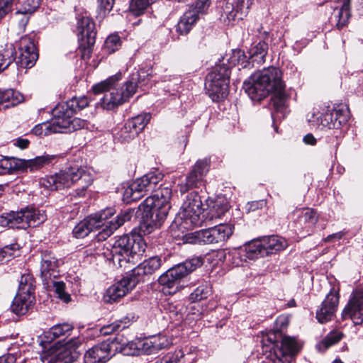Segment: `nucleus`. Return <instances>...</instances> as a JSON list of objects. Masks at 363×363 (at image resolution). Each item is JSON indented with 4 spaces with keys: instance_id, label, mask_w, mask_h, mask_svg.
<instances>
[{
    "instance_id": "1a4fd4ad",
    "label": "nucleus",
    "mask_w": 363,
    "mask_h": 363,
    "mask_svg": "<svg viewBox=\"0 0 363 363\" xmlns=\"http://www.w3.org/2000/svg\"><path fill=\"white\" fill-rule=\"evenodd\" d=\"M262 342L266 351L273 353L279 362H281V358L286 356L296 355L301 348L295 337L284 335L283 333H268Z\"/></svg>"
},
{
    "instance_id": "6e6552de",
    "label": "nucleus",
    "mask_w": 363,
    "mask_h": 363,
    "mask_svg": "<svg viewBox=\"0 0 363 363\" xmlns=\"http://www.w3.org/2000/svg\"><path fill=\"white\" fill-rule=\"evenodd\" d=\"M350 118L349 108L344 104L328 107L325 113L313 111L308 113L307 120L313 127H326L329 129H340L345 125Z\"/></svg>"
},
{
    "instance_id": "338daca9",
    "label": "nucleus",
    "mask_w": 363,
    "mask_h": 363,
    "mask_svg": "<svg viewBox=\"0 0 363 363\" xmlns=\"http://www.w3.org/2000/svg\"><path fill=\"white\" fill-rule=\"evenodd\" d=\"M266 206V201L264 200L254 201L249 202L247 204V208L249 211H255L258 209H262Z\"/></svg>"
},
{
    "instance_id": "0e129e2a",
    "label": "nucleus",
    "mask_w": 363,
    "mask_h": 363,
    "mask_svg": "<svg viewBox=\"0 0 363 363\" xmlns=\"http://www.w3.org/2000/svg\"><path fill=\"white\" fill-rule=\"evenodd\" d=\"M69 132L75 131L82 128H88V122L79 118H74L72 120L69 119Z\"/></svg>"
},
{
    "instance_id": "f257e3e1",
    "label": "nucleus",
    "mask_w": 363,
    "mask_h": 363,
    "mask_svg": "<svg viewBox=\"0 0 363 363\" xmlns=\"http://www.w3.org/2000/svg\"><path fill=\"white\" fill-rule=\"evenodd\" d=\"M148 74L144 70L133 74L124 84L117 89L114 86L116 82L121 79V73L110 77L92 86L95 94H104L98 104L103 109L113 110L127 101L136 92L138 87L146 84Z\"/></svg>"
},
{
    "instance_id": "20e7f679",
    "label": "nucleus",
    "mask_w": 363,
    "mask_h": 363,
    "mask_svg": "<svg viewBox=\"0 0 363 363\" xmlns=\"http://www.w3.org/2000/svg\"><path fill=\"white\" fill-rule=\"evenodd\" d=\"M152 194L143 202V219L149 232L161 226L171 208L169 200L172 189L169 186H160L151 191Z\"/></svg>"
},
{
    "instance_id": "8fccbe9b",
    "label": "nucleus",
    "mask_w": 363,
    "mask_h": 363,
    "mask_svg": "<svg viewBox=\"0 0 363 363\" xmlns=\"http://www.w3.org/2000/svg\"><path fill=\"white\" fill-rule=\"evenodd\" d=\"M121 38L118 35H111L105 40L104 49L111 54L118 50L121 47Z\"/></svg>"
},
{
    "instance_id": "603ef678",
    "label": "nucleus",
    "mask_w": 363,
    "mask_h": 363,
    "mask_svg": "<svg viewBox=\"0 0 363 363\" xmlns=\"http://www.w3.org/2000/svg\"><path fill=\"white\" fill-rule=\"evenodd\" d=\"M20 248L17 242L5 245L0 250V261H9Z\"/></svg>"
},
{
    "instance_id": "c9c22d12",
    "label": "nucleus",
    "mask_w": 363,
    "mask_h": 363,
    "mask_svg": "<svg viewBox=\"0 0 363 363\" xmlns=\"http://www.w3.org/2000/svg\"><path fill=\"white\" fill-rule=\"evenodd\" d=\"M2 107L8 108L15 106L23 101V96L13 89L1 90Z\"/></svg>"
},
{
    "instance_id": "f03ea898",
    "label": "nucleus",
    "mask_w": 363,
    "mask_h": 363,
    "mask_svg": "<svg viewBox=\"0 0 363 363\" xmlns=\"http://www.w3.org/2000/svg\"><path fill=\"white\" fill-rule=\"evenodd\" d=\"M243 88L253 101H260L270 94H274L280 106L286 97L281 71L275 67H269L252 74L243 83Z\"/></svg>"
},
{
    "instance_id": "393cba45",
    "label": "nucleus",
    "mask_w": 363,
    "mask_h": 363,
    "mask_svg": "<svg viewBox=\"0 0 363 363\" xmlns=\"http://www.w3.org/2000/svg\"><path fill=\"white\" fill-rule=\"evenodd\" d=\"M234 257L240 258L242 260L255 259L258 257L266 256V251L262 247L260 239L253 240L233 252Z\"/></svg>"
},
{
    "instance_id": "2f4dec72",
    "label": "nucleus",
    "mask_w": 363,
    "mask_h": 363,
    "mask_svg": "<svg viewBox=\"0 0 363 363\" xmlns=\"http://www.w3.org/2000/svg\"><path fill=\"white\" fill-rule=\"evenodd\" d=\"M16 55L13 44L0 45V72L7 69L16 60Z\"/></svg>"
},
{
    "instance_id": "f3484780",
    "label": "nucleus",
    "mask_w": 363,
    "mask_h": 363,
    "mask_svg": "<svg viewBox=\"0 0 363 363\" xmlns=\"http://www.w3.org/2000/svg\"><path fill=\"white\" fill-rule=\"evenodd\" d=\"M138 280L130 274H127L120 281L111 286L106 292L104 299L108 303L118 301L132 291L138 284Z\"/></svg>"
},
{
    "instance_id": "13d9d810",
    "label": "nucleus",
    "mask_w": 363,
    "mask_h": 363,
    "mask_svg": "<svg viewBox=\"0 0 363 363\" xmlns=\"http://www.w3.org/2000/svg\"><path fill=\"white\" fill-rule=\"evenodd\" d=\"M289 323V318L287 315H279L275 320L274 329L269 333H282V330L287 328Z\"/></svg>"
},
{
    "instance_id": "6ab92c4d",
    "label": "nucleus",
    "mask_w": 363,
    "mask_h": 363,
    "mask_svg": "<svg viewBox=\"0 0 363 363\" xmlns=\"http://www.w3.org/2000/svg\"><path fill=\"white\" fill-rule=\"evenodd\" d=\"M342 315L343 318L352 319L354 324L363 322V289L353 291Z\"/></svg>"
},
{
    "instance_id": "7c9ffc66",
    "label": "nucleus",
    "mask_w": 363,
    "mask_h": 363,
    "mask_svg": "<svg viewBox=\"0 0 363 363\" xmlns=\"http://www.w3.org/2000/svg\"><path fill=\"white\" fill-rule=\"evenodd\" d=\"M262 247L266 251V256L277 251L284 250L286 245V241L283 238L277 235L265 237L260 239Z\"/></svg>"
},
{
    "instance_id": "f704fd0d",
    "label": "nucleus",
    "mask_w": 363,
    "mask_h": 363,
    "mask_svg": "<svg viewBox=\"0 0 363 363\" xmlns=\"http://www.w3.org/2000/svg\"><path fill=\"white\" fill-rule=\"evenodd\" d=\"M150 118L151 115L150 113H145L128 119L125 122V124L128 126V128H130L132 131H134L135 135L138 136L150 122Z\"/></svg>"
},
{
    "instance_id": "39448f33",
    "label": "nucleus",
    "mask_w": 363,
    "mask_h": 363,
    "mask_svg": "<svg viewBox=\"0 0 363 363\" xmlns=\"http://www.w3.org/2000/svg\"><path fill=\"white\" fill-rule=\"evenodd\" d=\"M92 182L93 179L89 173L76 166L66 168L53 175L42 178L40 180V185L48 190L56 191L77 184L79 187L76 189V193L77 196H82Z\"/></svg>"
},
{
    "instance_id": "e433bc0d",
    "label": "nucleus",
    "mask_w": 363,
    "mask_h": 363,
    "mask_svg": "<svg viewBox=\"0 0 363 363\" xmlns=\"http://www.w3.org/2000/svg\"><path fill=\"white\" fill-rule=\"evenodd\" d=\"M113 342H116V346H114L115 352L118 351L125 355H133L135 354L136 344L133 342L128 341L120 335H117Z\"/></svg>"
},
{
    "instance_id": "ea45409f",
    "label": "nucleus",
    "mask_w": 363,
    "mask_h": 363,
    "mask_svg": "<svg viewBox=\"0 0 363 363\" xmlns=\"http://www.w3.org/2000/svg\"><path fill=\"white\" fill-rule=\"evenodd\" d=\"M229 209L228 202L224 198L218 197L210 210L211 218H219Z\"/></svg>"
},
{
    "instance_id": "4c0bfd02",
    "label": "nucleus",
    "mask_w": 363,
    "mask_h": 363,
    "mask_svg": "<svg viewBox=\"0 0 363 363\" xmlns=\"http://www.w3.org/2000/svg\"><path fill=\"white\" fill-rule=\"evenodd\" d=\"M89 101L85 96L80 97H73L66 103L62 104L67 109L68 114L73 115L77 111H81L89 105Z\"/></svg>"
},
{
    "instance_id": "f8f14e48",
    "label": "nucleus",
    "mask_w": 363,
    "mask_h": 363,
    "mask_svg": "<svg viewBox=\"0 0 363 363\" xmlns=\"http://www.w3.org/2000/svg\"><path fill=\"white\" fill-rule=\"evenodd\" d=\"M77 28L79 41V50L82 52V57L83 59L89 58L91 47L95 43L96 35L95 23L90 17L82 16L78 18Z\"/></svg>"
},
{
    "instance_id": "a211bd4d",
    "label": "nucleus",
    "mask_w": 363,
    "mask_h": 363,
    "mask_svg": "<svg viewBox=\"0 0 363 363\" xmlns=\"http://www.w3.org/2000/svg\"><path fill=\"white\" fill-rule=\"evenodd\" d=\"M20 55L16 63L21 67H32L38 58L37 48L33 38L25 35L19 40Z\"/></svg>"
},
{
    "instance_id": "0eeeda50",
    "label": "nucleus",
    "mask_w": 363,
    "mask_h": 363,
    "mask_svg": "<svg viewBox=\"0 0 363 363\" xmlns=\"http://www.w3.org/2000/svg\"><path fill=\"white\" fill-rule=\"evenodd\" d=\"M46 220L43 212L27 207L18 211H10L0 215V225L3 227L26 229L36 227Z\"/></svg>"
},
{
    "instance_id": "b1692460",
    "label": "nucleus",
    "mask_w": 363,
    "mask_h": 363,
    "mask_svg": "<svg viewBox=\"0 0 363 363\" xmlns=\"http://www.w3.org/2000/svg\"><path fill=\"white\" fill-rule=\"evenodd\" d=\"M67 112V109L62 104H57L52 109L54 118L48 122L52 133L69 132V119L72 115Z\"/></svg>"
},
{
    "instance_id": "774afa93",
    "label": "nucleus",
    "mask_w": 363,
    "mask_h": 363,
    "mask_svg": "<svg viewBox=\"0 0 363 363\" xmlns=\"http://www.w3.org/2000/svg\"><path fill=\"white\" fill-rule=\"evenodd\" d=\"M11 166L9 164V158L0 160V175L11 174Z\"/></svg>"
},
{
    "instance_id": "58836bf2",
    "label": "nucleus",
    "mask_w": 363,
    "mask_h": 363,
    "mask_svg": "<svg viewBox=\"0 0 363 363\" xmlns=\"http://www.w3.org/2000/svg\"><path fill=\"white\" fill-rule=\"evenodd\" d=\"M55 159V155H44L31 160H27L28 169L31 172L38 171L45 165L51 163Z\"/></svg>"
},
{
    "instance_id": "052dcab7",
    "label": "nucleus",
    "mask_w": 363,
    "mask_h": 363,
    "mask_svg": "<svg viewBox=\"0 0 363 363\" xmlns=\"http://www.w3.org/2000/svg\"><path fill=\"white\" fill-rule=\"evenodd\" d=\"M72 357L68 350H61L55 356V363H72Z\"/></svg>"
},
{
    "instance_id": "5701e85b",
    "label": "nucleus",
    "mask_w": 363,
    "mask_h": 363,
    "mask_svg": "<svg viewBox=\"0 0 363 363\" xmlns=\"http://www.w3.org/2000/svg\"><path fill=\"white\" fill-rule=\"evenodd\" d=\"M339 303V294L331 290L316 311V318L320 323H325L332 320L337 311Z\"/></svg>"
},
{
    "instance_id": "aec40b11",
    "label": "nucleus",
    "mask_w": 363,
    "mask_h": 363,
    "mask_svg": "<svg viewBox=\"0 0 363 363\" xmlns=\"http://www.w3.org/2000/svg\"><path fill=\"white\" fill-rule=\"evenodd\" d=\"M116 342L105 341L98 344L86 352L84 356L85 363H104L116 353Z\"/></svg>"
},
{
    "instance_id": "c85d7f7f",
    "label": "nucleus",
    "mask_w": 363,
    "mask_h": 363,
    "mask_svg": "<svg viewBox=\"0 0 363 363\" xmlns=\"http://www.w3.org/2000/svg\"><path fill=\"white\" fill-rule=\"evenodd\" d=\"M34 297L28 294L18 293L11 306L12 312L18 315L26 314L33 304Z\"/></svg>"
},
{
    "instance_id": "c756f323",
    "label": "nucleus",
    "mask_w": 363,
    "mask_h": 363,
    "mask_svg": "<svg viewBox=\"0 0 363 363\" xmlns=\"http://www.w3.org/2000/svg\"><path fill=\"white\" fill-rule=\"evenodd\" d=\"M97 221L92 217L88 216L78 223L72 230V234L76 238H83L87 236L91 232L99 230Z\"/></svg>"
},
{
    "instance_id": "412c9836",
    "label": "nucleus",
    "mask_w": 363,
    "mask_h": 363,
    "mask_svg": "<svg viewBox=\"0 0 363 363\" xmlns=\"http://www.w3.org/2000/svg\"><path fill=\"white\" fill-rule=\"evenodd\" d=\"M229 82L227 79L216 78L215 73H208L206 78L205 86L207 93L213 101H219L228 94Z\"/></svg>"
},
{
    "instance_id": "79ce46f5",
    "label": "nucleus",
    "mask_w": 363,
    "mask_h": 363,
    "mask_svg": "<svg viewBox=\"0 0 363 363\" xmlns=\"http://www.w3.org/2000/svg\"><path fill=\"white\" fill-rule=\"evenodd\" d=\"M211 293V289L208 283H201L193 292L189 295V300L192 302L200 301L208 298Z\"/></svg>"
},
{
    "instance_id": "dca6fc26",
    "label": "nucleus",
    "mask_w": 363,
    "mask_h": 363,
    "mask_svg": "<svg viewBox=\"0 0 363 363\" xmlns=\"http://www.w3.org/2000/svg\"><path fill=\"white\" fill-rule=\"evenodd\" d=\"M254 0H225L221 6V17L228 23L242 20L253 4Z\"/></svg>"
},
{
    "instance_id": "37998d69",
    "label": "nucleus",
    "mask_w": 363,
    "mask_h": 363,
    "mask_svg": "<svg viewBox=\"0 0 363 363\" xmlns=\"http://www.w3.org/2000/svg\"><path fill=\"white\" fill-rule=\"evenodd\" d=\"M98 240L97 242L90 245L83 252L86 257H99L103 256L104 258L109 260L108 256H106V247L104 246Z\"/></svg>"
},
{
    "instance_id": "69168bd1",
    "label": "nucleus",
    "mask_w": 363,
    "mask_h": 363,
    "mask_svg": "<svg viewBox=\"0 0 363 363\" xmlns=\"http://www.w3.org/2000/svg\"><path fill=\"white\" fill-rule=\"evenodd\" d=\"M118 330H121L116 320L111 324L103 326L100 330V333L103 335H108Z\"/></svg>"
},
{
    "instance_id": "473e14b6",
    "label": "nucleus",
    "mask_w": 363,
    "mask_h": 363,
    "mask_svg": "<svg viewBox=\"0 0 363 363\" xmlns=\"http://www.w3.org/2000/svg\"><path fill=\"white\" fill-rule=\"evenodd\" d=\"M268 52V44L260 40L257 43L252 44L249 50V57L253 62L261 65L265 62V57Z\"/></svg>"
},
{
    "instance_id": "49530a36",
    "label": "nucleus",
    "mask_w": 363,
    "mask_h": 363,
    "mask_svg": "<svg viewBox=\"0 0 363 363\" xmlns=\"http://www.w3.org/2000/svg\"><path fill=\"white\" fill-rule=\"evenodd\" d=\"M47 285L48 286H52L58 298L65 303H69L71 301L70 295L65 292V284L63 281H56L55 279H52L50 281V284Z\"/></svg>"
},
{
    "instance_id": "c03bdc74",
    "label": "nucleus",
    "mask_w": 363,
    "mask_h": 363,
    "mask_svg": "<svg viewBox=\"0 0 363 363\" xmlns=\"http://www.w3.org/2000/svg\"><path fill=\"white\" fill-rule=\"evenodd\" d=\"M350 16V6L347 4L342 5L337 14L335 16L337 29L340 30L345 27L349 22Z\"/></svg>"
},
{
    "instance_id": "4d7b16f0",
    "label": "nucleus",
    "mask_w": 363,
    "mask_h": 363,
    "mask_svg": "<svg viewBox=\"0 0 363 363\" xmlns=\"http://www.w3.org/2000/svg\"><path fill=\"white\" fill-rule=\"evenodd\" d=\"M138 316L135 312L130 311L124 317L120 320H117L116 322L119 325L121 330L128 328L133 323L135 322Z\"/></svg>"
},
{
    "instance_id": "4468645a",
    "label": "nucleus",
    "mask_w": 363,
    "mask_h": 363,
    "mask_svg": "<svg viewBox=\"0 0 363 363\" xmlns=\"http://www.w3.org/2000/svg\"><path fill=\"white\" fill-rule=\"evenodd\" d=\"M233 234V228L229 224H218L213 228L201 230L192 233L195 243H223Z\"/></svg>"
},
{
    "instance_id": "de8ad7c7",
    "label": "nucleus",
    "mask_w": 363,
    "mask_h": 363,
    "mask_svg": "<svg viewBox=\"0 0 363 363\" xmlns=\"http://www.w3.org/2000/svg\"><path fill=\"white\" fill-rule=\"evenodd\" d=\"M343 333L340 330H333L330 332L322 340L320 345L327 350L330 346L338 342L343 337Z\"/></svg>"
},
{
    "instance_id": "09e8293b",
    "label": "nucleus",
    "mask_w": 363,
    "mask_h": 363,
    "mask_svg": "<svg viewBox=\"0 0 363 363\" xmlns=\"http://www.w3.org/2000/svg\"><path fill=\"white\" fill-rule=\"evenodd\" d=\"M33 279L30 274H23L21 277L19 281L18 293L22 294H32L33 291Z\"/></svg>"
},
{
    "instance_id": "3c124183",
    "label": "nucleus",
    "mask_w": 363,
    "mask_h": 363,
    "mask_svg": "<svg viewBox=\"0 0 363 363\" xmlns=\"http://www.w3.org/2000/svg\"><path fill=\"white\" fill-rule=\"evenodd\" d=\"M209 73H215L216 78L219 79H227L230 82V68L224 62L216 64Z\"/></svg>"
},
{
    "instance_id": "2eb2a0df",
    "label": "nucleus",
    "mask_w": 363,
    "mask_h": 363,
    "mask_svg": "<svg viewBox=\"0 0 363 363\" xmlns=\"http://www.w3.org/2000/svg\"><path fill=\"white\" fill-rule=\"evenodd\" d=\"M210 161L208 159L199 160L192 167L185 179L179 184V191L185 194L192 189H197L204 183V177L209 170Z\"/></svg>"
},
{
    "instance_id": "a878e982",
    "label": "nucleus",
    "mask_w": 363,
    "mask_h": 363,
    "mask_svg": "<svg viewBox=\"0 0 363 363\" xmlns=\"http://www.w3.org/2000/svg\"><path fill=\"white\" fill-rule=\"evenodd\" d=\"M40 273L45 284H49L50 280L60 276L58 261L50 252H45L42 255Z\"/></svg>"
},
{
    "instance_id": "a18cd8bd",
    "label": "nucleus",
    "mask_w": 363,
    "mask_h": 363,
    "mask_svg": "<svg viewBox=\"0 0 363 363\" xmlns=\"http://www.w3.org/2000/svg\"><path fill=\"white\" fill-rule=\"evenodd\" d=\"M137 137L135 133L125 123L121 129L116 133L115 140L121 143H128Z\"/></svg>"
},
{
    "instance_id": "bf43d9fd",
    "label": "nucleus",
    "mask_w": 363,
    "mask_h": 363,
    "mask_svg": "<svg viewBox=\"0 0 363 363\" xmlns=\"http://www.w3.org/2000/svg\"><path fill=\"white\" fill-rule=\"evenodd\" d=\"M115 0H98V9L99 13L106 16L113 9Z\"/></svg>"
},
{
    "instance_id": "9b49d317",
    "label": "nucleus",
    "mask_w": 363,
    "mask_h": 363,
    "mask_svg": "<svg viewBox=\"0 0 363 363\" xmlns=\"http://www.w3.org/2000/svg\"><path fill=\"white\" fill-rule=\"evenodd\" d=\"M202 264L203 259L201 257H196L186 260L171 267L162 274L159 277L158 282L162 286L172 288L177 285L182 279Z\"/></svg>"
},
{
    "instance_id": "7ed1b4c3",
    "label": "nucleus",
    "mask_w": 363,
    "mask_h": 363,
    "mask_svg": "<svg viewBox=\"0 0 363 363\" xmlns=\"http://www.w3.org/2000/svg\"><path fill=\"white\" fill-rule=\"evenodd\" d=\"M146 246L145 240L139 235H124L108 243L106 256L110 257L109 260L113 264L125 267L126 264H135L141 259Z\"/></svg>"
},
{
    "instance_id": "4be33fe9",
    "label": "nucleus",
    "mask_w": 363,
    "mask_h": 363,
    "mask_svg": "<svg viewBox=\"0 0 363 363\" xmlns=\"http://www.w3.org/2000/svg\"><path fill=\"white\" fill-rule=\"evenodd\" d=\"M163 177L161 172H152L133 182L131 185L135 190L136 196L141 199L147 192L154 190Z\"/></svg>"
},
{
    "instance_id": "bb28decb",
    "label": "nucleus",
    "mask_w": 363,
    "mask_h": 363,
    "mask_svg": "<svg viewBox=\"0 0 363 363\" xmlns=\"http://www.w3.org/2000/svg\"><path fill=\"white\" fill-rule=\"evenodd\" d=\"M162 260L158 256H153L144 260L137 267L133 268L130 274L138 280V282L144 280L145 276L151 275L158 270L162 266Z\"/></svg>"
},
{
    "instance_id": "423d86ee",
    "label": "nucleus",
    "mask_w": 363,
    "mask_h": 363,
    "mask_svg": "<svg viewBox=\"0 0 363 363\" xmlns=\"http://www.w3.org/2000/svg\"><path fill=\"white\" fill-rule=\"evenodd\" d=\"M203 203L198 192L189 193L170 225V231L173 236L179 237L180 233L192 229L200 222V216L203 213Z\"/></svg>"
},
{
    "instance_id": "cd10ccee",
    "label": "nucleus",
    "mask_w": 363,
    "mask_h": 363,
    "mask_svg": "<svg viewBox=\"0 0 363 363\" xmlns=\"http://www.w3.org/2000/svg\"><path fill=\"white\" fill-rule=\"evenodd\" d=\"M294 214L297 216L296 220L298 225L297 228L301 229L311 228L313 227L318 221L317 213L313 208H305L298 209L295 211Z\"/></svg>"
},
{
    "instance_id": "6e6d98bb",
    "label": "nucleus",
    "mask_w": 363,
    "mask_h": 363,
    "mask_svg": "<svg viewBox=\"0 0 363 363\" xmlns=\"http://www.w3.org/2000/svg\"><path fill=\"white\" fill-rule=\"evenodd\" d=\"M184 353L182 350H177L174 352H169L164 355L157 363H181V359Z\"/></svg>"
},
{
    "instance_id": "72a5a7b5",
    "label": "nucleus",
    "mask_w": 363,
    "mask_h": 363,
    "mask_svg": "<svg viewBox=\"0 0 363 363\" xmlns=\"http://www.w3.org/2000/svg\"><path fill=\"white\" fill-rule=\"evenodd\" d=\"M40 4V0H26L21 6V8L16 12V15H24L20 20L19 25L24 29L27 25L29 18L28 14L34 13Z\"/></svg>"
},
{
    "instance_id": "680f3d73",
    "label": "nucleus",
    "mask_w": 363,
    "mask_h": 363,
    "mask_svg": "<svg viewBox=\"0 0 363 363\" xmlns=\"http://www.w3.org/2000/svg\"><path fill=\"white\" fill-rule=\"evenodd\" d=\"M139 197L136 196L135 190L133 189L131 184L125 188L123 200L126 203H130L139 200Z\"/></svg>"
},
{
    "instance_id": "e2e57ef3",
    "label": "nucleus",
    "mask_w": 363,
    "mask_h": 363,
    "mask_svg": "<svg viewBox=\"0 0 363 363\" xmlns=\"http://www.w3.org/2000/svg\"><path fill=\"white\" fill-rule=\"evenodd\" d=\"M33 132L36 135L46 136L52 133L49 123H43L34 127Z\"/></svg>"
},
{
    "instance_id": "864d4df0",
    "label": "nucleus",
    "mask_w": 363,
    "mask_h": 363,
    "mask_svg": "<svg viewBox=\"0 0 363 363\" xmlns=\"http://www.w3.org/2000/svg\"><path fill=\"white\" fill-rule=\"evenodd\" d=\"M9 164L11 166V174L15 172H26L28 170L27 160L18 158H9Z\"/></svg>"
},
{
    "instance_id": "5fc2aeb1",
    "label": "nucleus",
    "mask_w": 363,
    "mask_h": 363,
    "mask_svg": "<svg viewBox=\"0 0 363 363\" xmlns=\"http://www.w3.org/2000/svg\"><path fill=\"white\" fill-rule=\"evenodd\" d=\"M155 0H130V7L136 13L140 14L143 12L150 4L155 2Z\"/></svg>"
},
{
    "instance_id": "ddd939ff",
    "label": "nucleus",
    "mask_w": 363,
    "mask_h": 363,
    "mask_svg": "<svg viewBox=\"0 0 363 363\" xmlns=\"http://www.w3.org/2000/svg\"><path fill=\"white\" fill-rule=\"evenodd\" d=\"M189 9L180 18L176 26V31L181 35L188 34L199 18V14L206 12L210 0H191Z\"/></svg>"
},
{
    "instance_id": "9d476101",
    "label": "nucleus",
    "mask_w": 363,
    "mask_h": 363,
    "mask_svg": "<svg viewBox=\"0 0 363 363\" xmlns=\"http://www.w3.org/2000/svg\"><path fill=\"white\" fill-rule=\"evenodd\" d=\"M115 213V211L112 208H107L94 215H91L92 218L97 221H100L99 228L101 230L96 235L99 240H104L110 237L116 230L121 227L125 222L131 219L132 213L130 211H125L118 214L114 219L108 221Z\"/></svg>"
},
{
    "instance_id": "a19ab883",
    "label": "nucleus",
    "mask_w": 363,
    "mask_h": 363,
    "mask_svg": "<svg viewBox=\"0 0 363 363\" xmlns=\"http://www.w3.org/2000/svg\"><path fill=\"white\" fill-rule=\"evenodd\" d=\"M72 329V325L68 323L57 324L50 328L47 333L48 337L54 340L61 336L68 335Z\"/></svg>"
}]
</instances>
